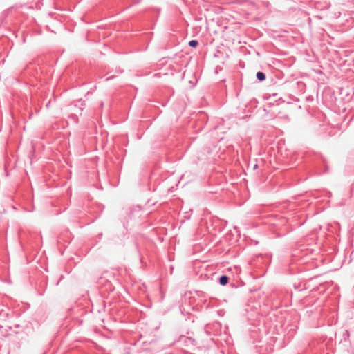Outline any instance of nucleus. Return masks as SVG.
Masks as SVG:
<instances>
[{"mask_svg":"<svg viewBox=\"0 0 354 354\" xmlns=\"http://www.w3.org/2000/svg\"><path fill=\"white\" fill-rule=\"evenodd\" d=\"M219 282L222 286L226 285L228 282V277L227 276L221 277Z\"/></svg>","mask_w":354,"mask_h":354,"instance_id":"obj_1","label":"nucleus"},{"mask_svg":"<svg viewBox=\"0 0 354 354\" xmlns=\"http://www.w3.org/2000/svg\"><path fill=\"white\" fill-rule=\"evenodd\" d=\"M257 77L259 80L260 81H263L266 79V75L263 73L262 72H257Z\"/></svg>","mask_w":354,"mask_h":354,"instance_id":"obj_2","label":"nucleus"},{"mask_svg":"<svg viewBox=\"0 0 354 354\" xmlns=\"http://www.w3.org/2000/svg\"><path fill=\"white\" fill-rule=\"evenodd\" d=\"M189 45L191 46V47H193V48H195L198 46V41H196V40H192L189 42Z\"/></svg>","mask_w":354,"mask_h":354,"instance_id":"obj_3","label":"nucleus"}]
</instances>
